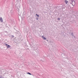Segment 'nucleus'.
Instances as JSON below:
<instances>
[{"label":"nucleus","instance_id":"39448f33","mask_svg":"<svg viewBox=\"0 0 78 78\" xmlns=\"http://www.w3.org/2000/svg\"><path fill=\"white\" fill-rule=\"evenodd\" d=\"M65 2L67 4L68 3V1H67L66 0H65Z\"/></svg>","mask_w":78,"mask_h":78},{"label":"nucleus","instance_id":"f257e3e1","mask_svg":"<svg viewBox=\"0 0 78 78\" xmlns=\"http://www.w3.org/2000/svg\"><path fill=\"white\" fill-rule=\"evenodd\" d=\"M0 21L1 22H3V19H2V17H0Z\"/></svg>","mask_w":78,"mask_h":78},{"label":"nucleus","instance_id":"1a4fd4ad","mask_svg":"<svg viewBox=\"0 0 78 78\" xmlns=\"http://www.w3.org/2000/svg\"><path fill=\"white\" fill-rule=\"evenodd\" d=\"M12 37L13 38H14V35H12Z\"/></svg>","mask_w":78,"mask_h":78},{"label":"nucleus","instance_id":"7ed1b4c3","mask_svg":"<svg viewBox=\"0 0 78 78\" xmlns=\"http://www.w3.org/2000/svg\"><path fill=\"white\" fill-rule=\"evenodd\" d=\"M11 48V46L9 45H8L7 47V48Z\"/></svg>","mask_w":78,"mask_h":78},{"label":"nucleus","instance_id":"6e6552de","mask_svg":"<svg viewBox=\"0 0 78 78\" xmlns=\"http://www.w3.org/2000/svg\"><path fill=\"white\" fill-rule=\"evenodd\" d=\"M5 45H6V47H7V46H8V44H7L5 43Z\"/></svg>","mask_w":78,"mask_h":78},{"label":"nucleus","instance_id":"9b49d317","mask_svg":"<svg viewBox=\"0 0 78 78\" xmlns=\"http://www.w3.org/2000/svg\"><path fill=\"white\" fill-rule=\"evenodd\" d=\"M58 20H60V19L59 18H58Z\"/></svg>","mask_w":78,"mask_h":78},{"label":"nucleus","instance_id":"9d476101","mask_svg":"<svg viewBox=\"0 0 78 78\" xmlns=\"http://www.w3.org/2000/svg\"><path fill=\"white\" fill-rule=\"evenodd\" d=\"M0 78H3V77L2 76H0Z\"/></svg>","mask_w":78,"mask_h":78},{"label":"nucleus","instance_id":"20e7f679","mask_svg":"<svg viewBox=\"0 0 78 78\" xmlns=\"http://www.w3.org/2000/svg\"><path fill=\"white\" fill-rule=\"evenodd\" d=\"M42 37L43 39H44V40H46V38H45V37H44V36H42Z\"/></svg>","mask_w":78,"mask_h":78},{"label":"nucleus","instance_id":"f03ea898","mask_svg":"<svg viewBox=\"0 0 78 78\" xmlns=\"http://www.w3.org/2000/svg\"><path fill=\"white\" fill-rule=\"evenodd\" d=\"M18 10V11H17V13H18V18H19V16H20V15H19V9H17Z\"/></svg>","mask_w":78,"mask_h":78},{"label":"nucleus","instance_id":"0eeeda50","mask_svg":"<svg viewBox=\"0 0 78 78\" xmlns=\"http://www.w3.org/2000/svg\"><path fill=\"white\" fill-rule=\"evenodd\" d=\"M36 16L38 17H39V15H37V14H36Z\"/></svg>","mask_w":78,"mask_h":78},{"label":"nucleus","instance_id":"423d86ee","mask_svg":"<svg viewBox=\"0 0 78 78\" xmlns=\"http://www.w3.org/2000/svg\"><path fill=\"white\" fill-rule=\"evenodd\" d=\"M27 74H29V75H31V74L30 73H27Z\"/></svg>","mask_w":78,"mask_h":78}]
</instances>
